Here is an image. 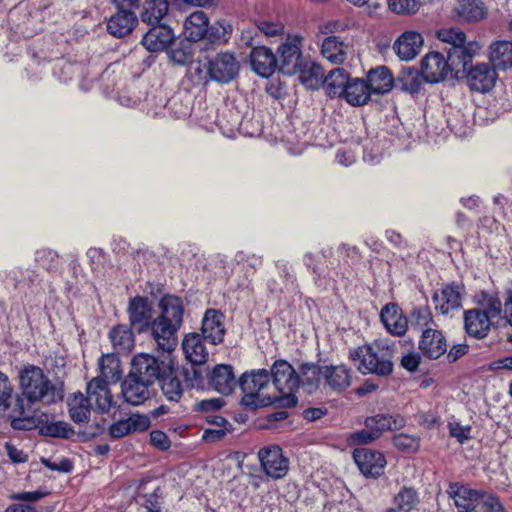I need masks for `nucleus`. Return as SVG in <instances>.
<instances>
[{"mask_svg":"<svg viewBox=\"0 0 512 512\" xmlns=\"http://www.w3.org/2000/svg\"><path fill=\"white\" fill-rule=\"evenodd\" d=\"M218 34H175L169 41L167 56L176 65H188L193 62L197 49H207L208 42Z\"/></svg>","mask_w":512,"mask_h":512,"instance_id":"nucleus-7","label":"nucleus"},{"mask_svg":"<svg viewBox=\"0 0 512 512\" xmlns=\"http://www.w3.org/2000/svg\"><path fill=\"white\" fill-rule=\"evenodd\" d=\"M169 4L167 0H147L144 5V11L141 15L142 21L151 26L148 32L157 26L165 28L161 20L168 12Z\"/></svg>","mask_w":512,"mask_h":512,"instance_id":"nucleus-35","label":"nucleus"},{"mask_svg":"<svg viewBox=\"0 0 512 512\" xmlns=\"http://www.w3.org/2000/svg\"><path fill=\"white\" fill-rule=\"evenodd\" d=\"M258 459L261 469L272 479H281L288 473L289 460L276 444L262 447L258 451Z\"/></svg>","mask_w":512,"mask_h":512,"instance_id":"nucleus-10","label":"nucleus"},{"mask_svg":"<svg viewBox=\"0 0 512 512\" xmlns=\"http://www.w3.org/2000/svg\"><path fill=\"white\" fill-rule=\"evenodd\" d=\"M160 372L159 360L154 356L143 353L133 357L129 374L144 381V383L152 385L160 378Z\"/></svg>","mask_w":512,"mask_h":512,"instance_id":"nucleus-15","label":"nucleus"},{"mask_svg":"<svg viewBox=\"0 0 512 512\" xmlns=\"http://www.w3.org/2000/svg\"><path fill=\"white\" fill-rule=\"evenodd\" d=\"M324 389L334 393L347 390L353 380V370L345 364L324 365Z\"/></svg>","mask_w":512,"mask_h":512,"instance_id":"nucleus-14","label":"nucleus"},{"mask_svg":"<svg viewBox=\"0 0 512 512\" xmlns=\"http://www.w3.org/2000/svg\"><path fill=\"white\" fill-rule=\"evenodd\" d=\"M489 60L494 69L507 70L512 68V42L496 41L490 45Z\"/></svg>","mask_w":512,"mask_h":512,"instance_id":"nucleus-32","label":"nucleus"},{"mask_svg":"<svg viewBox=\"0 0 512 512\" xmlns=\"http://www.w3.org/2000/svg\"><path fill=\"white\" fill-rule=\"evenodd\" d=\"M138 19L134 12L121 9L112 15L107 23V32H133Z\"/></svg>","mask_w":512,"mask_h":512,"instance_id":"nucleus-39","label":"nucleus"},{"mask_svg":"<svg viewBox=\"0 0 512 512\" xmlns=\"http://www.w3.org/2000/svg\"><path fill=\"white\" fill-rule=\"evenodd\" d=\"M209 28V18L203 11L193 12L184 22L185 32H209Z\"/></svg>","mask_w":512,"mask_h":512,"instance_id":"nucleus-49","label":"nucleus"},{"mask_svg":"<svg viewBox=\"0 0 512 512\" xmlns=\"http://www.w3.org/2000/svg\"><path fill=\"white\" fill-rule=\"evenodd\" d=\"M5 450H6L8 457L10 458V460L13 463H24L28 459V455L26 453H24L23 450L18 449L16 446L11 444L10 442H7L5 444Z\"/></svg>","mask_w":512,"mask_h":512,"instance_id":"nucleus-60","label":"nucleus"},{"mask_svg":"<svg viewBox=\"0 0 512 512\" xmlns=\"http://www.w3.org/2000/svg\"><path fill=\"white\" fill-rule=\"evenodd\" d=\"M150 443L160 450H167L171 445L168 436L160 430H154L150 433Z\"/></svg>","mask_w":512,"mask_h":512,"instance_id":"nucleus-58","label":"nucleus"},{"mask_svg":"<svg viewBox=\"0 0 512 512\" xmlns=\"http://www.w3.org/2000/svg\"><path fill=\"white\" fill-rule=\"evenodd\" d=\"M420 5V0H388L389 9L397 14H413Z\"/></svg>","mask_w":512,"mask_h":512,"instance_id":"nucleus-51","label":"nucleus"},{"mask_svg":"<svg viewBox=\"0 0 512 512\" xmlns=\"http://www.w3.org/2000/svg\"><path fill=\"white\" fill-rule=\"evenodd\" d=\"M128 314L130 325L134 330L144 332L151 328L152 309L147 298L140 296L132 298L129 302Z\"/></svg>","mask_w":512,"mask_h":512,"instance_id":"nucleus-20","label":"nucleus"},{"mask_svg":"<svg viewBox=\"0 0 512 512\" xmlns=\"http://www.w3.org/2000/svg\"><path fill=\"white\" fill-rule=\"evenodd\" d=\"M128 425L130 426V433H137L146 431L150 427V419L146 415L132 414L127 418Z\"/></svg>","mask_w":512,"mask_h":512,"instance_id":"nucleus-55","label":"nucleus"},{"mask_svg":"<svg viewBox=\"0 0 512 512\" xmlns=\"http://www.w3.org/2000/svg\"><path fill=\"white\" fill-rule=\"evenodd\" d=\"M171 36L175 34H143L141 44L151 53L167 52Z\"/></svg>","mask_w":512,"mask_h":512,"instance_id":"nucleus-48","label":"nucleus"},{"mask_svg":"<svg viewBox=\"0 0 512 512\" xmlns=\"http://www.w3.org/2000/svg\"><path fill=\"white\" fill-rule=\"evenodd\" d=\"M469 350V346L465 343L455 344L451 347L447 354L449 362H455L462 356H464Z\"/></svg>","mask_w":512,"mask_h":512,"instance_id":"nucleus-62","label":"nucleus"},{"mask_svg":"<svg viewBox=\"0 0 512 512\" xmlns=\"http://www.w3.org/2000/svg\"><path fill=\"white\" fill-rule=\"evenodd\" d=\"M446 493L453 500L458 512H475L480 504L483 490L472 489L460 482H450Z\"/></svg>","mask_w":512,"mask_h":512,"instance_id":"nucleus-11","label":"nucleus"},{"mask_svg":"<svg viewBox=\"0 0 512 512\" xmlns=\"http://www.w3.org/2000/svg\"><path fill=\"white\" fill-rule=\"evenodd\" d=\"M348 49V44L338 36L331 35L323 41L321 53L331 63L340 64L346 59Z\"/></svg>","mask_w":512,"mask_h":512,"instance_id":"nucleus-36","label":"nucleus"},{"mask_svg":"<svg viewBox=\"0 0 512 512\" xmlns=\"http://www.w3.org/2000/svg\"><path fill=\"white\" fill-rule=\"evenodd\" d=\"M202 337L201 334L193 332L187 334L182 341L185 357L193 365H202L208 360L209 353Z\"/></svg>","mask_w":512,"mask_h":512,"instance_id":"nucleus-27","label":"nucleus"},{"mask_svg":"<svg viewBox=\"0 0 512 512\" xmlns=\"http://www.w3.org/2000/svg\"><path fill=\"white\" fill-rule=\"evenodd\" d=\"M110 339L114 349L118 352L130 351L134 345L132 331L123 325H119L111 330Z\"/></svg>","mask_w":512,"mask_h":512,"instance_id":"nucleus-46","label":"nucleus"},{"mask_svg":"<svg viewBox=\"0 0 512 512\" xmlns=\"http://www.w3.org/2000/svg\"><path fill=\"white\" fill-rule=\"evenodd\" d=\"M368 86L373 93H388L394 84V77L386 66L371 69L367 75Z\"/></svg>","mask_w":512,"mask_h":512,"instance_id":"nucleus-33","label":"nucleus"},{"mask_svg":"<svg viewBox=\"0 0 512 512\" xmlns=\"http://www.w3.org/2000/svg\"><path fill=\"white\" fill-rule=\"evenodd\" d=\"M225 316L216 309L206 310L202 319L201 336L212 345L223 342L225 336Z\"/></svg>","mask_w":512,"mask_h":512,"instance_id":"nucleus-18","label":"nucleus"},{"mask_svg":"<svg viewBox=\"0 0 512 512\" xmlns=\"http://www.w3.org/2000/svg\"><path fill=\"white\" fill-rule=\"evenodd\" d=\"M12 391L8 376L0 371V406H3L5 409L10 407Z\"/></svg>","mask_w":512,"mask_h":512,"instance_id":"nucleus-54","label":"nucleus"},{"mask_svg":"<svg viewBox=\"0 0 512 512\" xmlns=\"http://www.w3.org/2000/svg\"><path fill=\"white\" fill-rule=\"evenodd\" d=\"M40 433L48 437L69 439L74 436L75 430L65 421H47L41 425Z\"/></svg>","mask_w":512,"mask_h":512,"instance_id":"nucleus-47","label":"nucleus"},{"mask_svg":"<svg viewBox=\"0 0 512 512\" xmlns=\"http://www.w3.org/2000/svg\"><path fill=\"white\" fill-rule=\"evenodd\" d=\"M237 383L232 366L219 364L212 370L210 384L218 393L222 395L231 394Z\"/></svg>","mask_w":512,"mask_h":512,"instance_id":"nucleus-29","label":"nucleus"},{"mask_svg":"<svg viewBox=\"0 0 512 512\" xmlns=\"http://www.w3.org/2000/svg\"><path fill=\"white\" fill-rule=\"evenodd\" d=\"M419 350L429 359H438L447 351L446 338L440 330L426 328L419 340Z\"/></svg>","mask_w":512,"mask_h":512,"instance_id":"nucleus-21","label":"nucleus"},{"mask_svg":"<svg viewBox=\"0 0 512 512\" xmlns=\"http://www.w3.org/2000/svg\"><path fill=\"white\" fill-rule=\"evenodd\" d=\"M453 13L459 22L475 23L486 18L488 8L482 0H459Z\"/></svg>","mask_w":512,"mask_h":512,"instance_id":"nucleus-24","label":"nucleus"},{"mask_svg":"<svg viewBox=\"0 0 512 512\" xmlns=\"http://www.w3.org/2000/svg\"><path fill=\"white\" fill-rule=\"evenodd\" d=\"M160 314L152 321L151 332L158 349L171 352L177 345V332L182 326L184 306L181 298L165 295L159 302Z\"/></svg>","mask_w":512,"mask_h":512,"instance_id":"nucleus-2","label":"nucleus"},{"mask_svg":"<svg viewBox=\"0 0 512 512\" xmlns=\"http://www.w3.org/2000/svg\"><path fill=\"white\" fill-rule=\"evenodd\" d=\"M397 81L403 91L409 92L410 94L418 93L425 81L422 72L413 67L403 68L398 77Z\"/></svg>","mask_w":512,"mask_h":512,"instance_id":"nucleus-42","label":"nucleus"},{"mask_svg":"<svg viewBox=\"0 0 512 512\" xmlns=\"http://www.w3.org/2000/svg\"><path fill=\"white\" fill-rule=\"evenodd\" d=\"M394 346L387 340L379 339L349 352V359L357 364L362 374L388 376L393 371Z\"/></svg>","mask_w":512,"mask_h":512,"instance_id":"nucleus-3","label":"nucleus"},{"mask_svg":"<svg viewBox=\"0 0 512 512\" xmlns=\"http://www.w3.org/2000/svg\"><path fill=\"white\" fill-rule=\"evenodd\" d=\"M380 319L386 330L394 336H402L407 331V318L403 315L401 308L397 304H386L381 309Z\"/></svg>","mask_w":512,"mask_h":512,"instance_id":"nucleus-23","label":"nucleus"},{"mask_svg":"<svg viewBox=\"0 0 512 512\" xmlns=\"http://www.w3.org/2000/svg\"><path fill=\"white\" fill-rule=\"evenodd\" d=\"M449 435L463 444L471 439V426L462 425L459 421L453 419L448 422Z\"/></svg>","mask_w":512,"mask_h":512,"instance_id":"nucleus-52","label":"nucleus"},{"mask_svg":"<svg viewBox=\"0 0 512 512\" xmlns=\"http://www.w3.org/2000/svg\"><path fill=\"white\" fill-rule=\"evenodd\" d=\"M350 82L348 74L343 68H334L325 75L323 85L329 96H342L345 87Z\"/></svg>","mask_w":512,"mask_h":512,"instance_id":"nucleus-41","label":"nucleus"},{"mask_svg":"<svg viewBox=\"0 0 512 512\" xmlns=\"http://www.w3.org/2000/svg\"><path fill=\"white\" fill-rule=\"evenodd\" d=\"M238 71L239 63L231 53H219L209 61L208 73L217 82H230L238 74Z\"/></svg>","mask_w":512,"mask_h":512,"instance_id":"nucleus-13","label":"nucleus"},{"mask_svg":"<svg viewBox=\"0 0 512 512\" xmlns=\"http://www.w3.org/2000/svg\"><path fill=\"white\" fill-rule=\"evenodd\" d=\"M353 458L366 477L377 478L384 472L386 460L384 455L378 451L367 448L356 449Z\"/></svg>","mask_w":512,"mask_h":512,"instance_id":"nucleus-16","label":"nucleus"},{"mask_svg":"<svg viewBox=\"0 0 512 512\" xmlns=\"http://www.w3.org/2000/svg\"><path fill=\"white\" fill-rule=\"evenodd\" d=\"M100 375L97 378H102L106 382H117L121 376L120 362L116 355L106 354L99 360Z\"/></svg>","mask_w":512,"mask_h":512,"instance_id":"nucleus-43","label":"nucleus"},{"mask_svg":"<svg viewBox=\"0 0 512 512\" xmlns=\"http://www.w3.org/2000/svg\"><path fill=\"white\" fill-rule=\"evenodd\" d=\"M492 322L484 311L478 308L470 309L464 312V326L468 335L482 339L490 331Z\"/></svg>","mask_w":512,"mask_h":512,"instance_id":"nucleus-26","label":"nucleus"},{"mask_svg":"<svg viewBox=\"0 0 512 512\" xmlns=\"http://www.w3.org/2000/svg\"><path fill=\"white\" fill-rule=\"evenodd\" d=\"M181 373L170 372L161 380V389L167 400L178 402L182 397L184 386L181 382Z\"/></svg>","mask_w":512,"mask_h":512,"instance_id":"nucleus-45","label":"nucleus"},{"mask_svg":"<svg viewBox=\"0 0 512 512\" xmlns=\"http://www.w3.org/2000/svg\"><path fill=\"white\" fill-rule=\"evenodd\" d=\"M222 406V400L218 398L202 400L195 405L198 411H216Z\"/></svg>","mask_w":512,"mask_h":512,"instance_id":"nucleus-63","label":"nucleus"},{"mask_svg":"<svg viewBox=\"0 0 512 512\" xmlns=\"http://www.w3.org/2000/svg\"><path fill=\"white\" fill-rule=\"evenodd\" d=\"M479 299V307L488 316V319L493 323L494 321L499 322L503 320L504 309H502V303L500 299L489 293H481Z\"/></svg>","mask_w":512,"mask_h":512,"instance_id":"nucleus-44","label":"nucleus"},{"mask_svg":"<svg viewBox=\"0 0 512 512\" xmlns=\"http://www.w3.org/2000/svg\"><path fill=\"white\" fill-rule=\"evenodd\" d=\"M129 428L130 426L128 425L127 419L118 420L109 427V435L113 439L122 438L130 434Z\"/></svg>","mask_w":512,"mask_h":512,"instance_id":"nucleus-57","label":"nucleus"},{"mask_svg":"<svg viewBox=\"0 0 512 512\" xmlns=\"http://www.w3.org/2000/svg\"><path fill=\"white\" fill-rule=\"evenodd\" d=\"M19 381L23 395L30 402L51 404L63 398L62 391L50 382L39 367L26 366L19 374Z\"/></svg>","mask_w":512,"mask_h":512,"instance_id":"nucleus-5","label":"nucleus"},{"mask_svg":"<svg viewBox=\"0 0 512 512\" xmlns=\"http://www.w3.org/2000/svg\"><path fill=\"white\" fill-rule=\"evenodd\" d=\"M149 386L151 385L128 374L121 385L123 399L133 406L141 405L149 398Z\"/></svg>","mask_w":512,"mask_h":512,"instance_id":"nucleus-28","label":"nucleus"},{"mask_svg":"<svg viewBox=\"0 0 512 512\" xmlns=\"http://www.w3.org/2000/svg\"><path fill=\"white\" fill-rule=\"evenodd\" d=\"M413 325L418 326L421 329L430 328L429 324L433 321L430 310L426 307L415 308L412 312Z\"/></svg>","mask_w":512,"mask_h":512,"instance_id":"nucleus-53","label":"nucleus"},{"mask_svg":"<svg viewBox=\"0 0 512 512\" xmlns=\"http://www.w3.org/2000/svg\"><path fill=\"white\" fill-rule=\"evenodd\" d=\"M394 508L399 512H411L420 503L418 491L411 486H402L392 498Z\"/></svg>","mask_w":512,"mask_h":512,"instance_id":"nucleus-40","label":"nucleus"},{"mask_svg":"<svg viewBox=\"0 0 512 512\" xmlns=\"http://www.w3.org/2000/svg\"><path fill=\"white\" fill-rule=\"evenodd\" d=\"M421 362V356L416 352L404 355L401 360V365L409 372H414L418 369Z\"/></svg>","mask_w":512,"mask_h":512,"instance_id":"nucleus-61","label":"nucleus"},{"mask_svg":"<svg viewBox=\"0 0 512 512\" xmlns=\"http://www.w3.org/2000/svg\"><path fill=\"white\" fill-rule=\"evenodd\" d=\"M181 375L185 378L187 387H199L202 383V374L195 367L185 369L183 372H181Z\"/></svg>","mask_w":512,"mask_h":512,"instance_id":"nucleus-59","label":"nucleus"},{"mask_svg":"<svg viewBox=\"0 0 512 512\" xmlns=\"http://www.w3.org/2000/svg\"><path fill=\"white\" fill-rule=\"evenodd\" d=\"M448 60L439 52L428 53L421 61V72L425 82L443 81L450 72Z\"/></svg>","mask_w":512,"mask_h":512,"instance_id":"nucleus-17","label":"nucleus"},{"mask_svg":"<svg viewBox=\"0 0 512 512\" xmlns=\"http://www.w3.org/2000/svg\"><path fill=\"white\" fill-rule=\"evenodd\" d=\"M406 420L401 415L377 414L365 420V428L356 431L352 439L357 443L368 444L378 439L387 430H398L404 427Z\"/></svg>","mask_w":512,"mask_h":512,"instance_id":"nucleus-8","label":"nucleus"},{"mask_svg":"<svg viewBox=\"0 0 512 512\" xmlns=\"http://www.w3.org/2000/svg\"><path fill=\"white\" fill-rule=\"evenodd\" d=\"M423 42L422 34H401L394 42L393 49L401 60L409 61L420 53Z\"/></svg>","mask_w":512,"mask_h":512,"instance_id":"nucleus-30","label":"nucleus"},{"mask_svg":"<svg viewBox=\"0 0 512 512\" xmlns=\"http://www.w3.org/2000/svg\"><path fill=\"white\" fill-rule=\"evenodd\" d=\"M160 487H152L149 479H142L136 488V496L142 501L146 512L160 510V498H161Z\"/></svg>","mask_w":512,"mask_h":512,"instance_id":"nucleus-34","label":"nucleus"},{"mask_svg":"<svg viewBox=\"0 0 512 512\" xmlns=\"http://www.w3.org/2000/svg\"><path fill=\"white\" fill-rule=\"evenodd\" d=\"M419 438L404 433L397 434L393 437L394 446L403 452L414 453L419 449Z\"/></svg>","mask_w":512,"mask_h":512,"instance_id":"nucleus-50","label":"nucleus"},{"mask_svg":"<svg viewBox=\"0 0 512 512\" xmlns=\"http://www.w3.org/2000/svg\"><path fill=\"white\" fill-rule=\"evenodd\" d=\"M371 90L368 84L361 79H352L345 87L342 96L353 106H360L367 103Z\"/></svg>","mask_w":512,"mask_h":512,"instance_id":"nucleus-37","label":"nucleus"},{"mask_svg":"<svg viewBox=\"0 0 512 512\" xmlns=\"http://www.w3.org/2000/svg\"><path fill=\"white\" fill-rule=\"evenodd\" d=\"M438 38L450 45L447 49L448 60L455 65H462L466 73V81L471 90L485 93L490 91L496 81V73L488 64L481 63L467 70V65L474 56L479 54L483 43L468 34H437Z\"/></svg>","mask_w":512,"mask_h":512,"instance_id":"nucleus-1","label":"nucleus"},{"mask_svg":"<svg viewBox=\"0 0 512 512\" xmlns=\"http://www.w3.org/2000/svg\"><path fill=\"white\" fill-rule=\"evenodd\" d=\"M87 398L95 405V409L101 413H107L116 402L109 389V383L102 378H93L87 383Z\"/></svg>","mask_w":512,"mask_h":512,"instance_id":"nucleus-19","label":"nucleus"},{"mask_svg":"<svg viewBox=\"0 0 512 512\" xmlns=\"http://www.w3.org/2000/svg\"><path fill=\"white\" fill-rule=\"evenodd\" d=\"M70 418L77 424L85 423L91 415L92 404L81 392L71 394L67 399Z\"/></svg>","mask_w":512,"mask_h":512,"instance_id":"nucleus-31","label":"nucleus"},{"mask_svg":"<svg viewBox=\"0 0 512 512\" xmlns=\"http://www.w3.org/2000/svg\"><path fill=\"white\" fill-rule=\"evenodd\" d=\"M480 504L486 512H505L503 505L499 502L498 498L487 493L483 490Z\"/></svg>","mask_w":512,"mask_h":512,"instance_id":"nucleus-56","label":"nucleus"},{"mask_svg":"<svg viewBox=\"0 0 512 512\" xmlns=\"http://www.w3.org/2000/svg\"><path fill=\"white\" fill-rule=\"evenodd\" d=\"M324 365L316 363H302L298 368L299 387L307 393L317 391L324 387Z\"/></svg>","mask_w":512,"mask_h":512,"instance_id":"nucleus-25","label":"nucleus"},{"mask_svg":"<svg viewBox=\"0 0 512 512\" xmlns=\"http://www.w3.org/2000/svg\"><path fill=\"white\" fill-rule=\"evenodd\" d=\"M463 289L460 285L447 284L436 290L432 301L436 311L442 315H450L461 308Z\"/></svg>","mask_w":512,"mask_h":512,"instance_id":"nucleus-12","label":"nucleus"},{"mask_svg":"<svg viewBox=\"0 0 512 512\" xmlns=\"http://www.w3.org/2000/svg\"><path fill=\"white\" fill-rule=\"evenodd\" d=\"M302 38L298 34H287L277 49V68L285 75L298 73L302 66Z\"/></svg>","mask_w":512,"mask_h":512,"instance_id":"nucleus-9","label":"nucleus"},{"mask_svg":"<svg viewBox=\"0 0 512 512\" xmlns=\"http://www.w3.org/2000/svg\"><path fill=\"white\" fill-rule=\"evenodd\" d=\"M270 380V373L266 369L245 372L238 381L243 393L242 405L253 409L276 405L275 395L269 392Z\"/></svg>","mask_w":512,"mask_h":512,"instance_id":"nucleus-4","label":"nucleus"},{"mask_svg":"<svg viewBox=\"0 0 512 512\" xmlns=\"http://www.w3.org/2000/svg\"><path fill=\"white\" fill-rule=\"evenodd\" d=\"M298 72L300 82L308 89L316 90L324 83V69L317 63H302Z\"/></svg>","mask_w":512,"mask_h":512,"instance_id":"nucleus-38","label":"nucleus"},{"mask_svg":"<svg viewBox=\"0 0 512 512\" xmlns=\"http://www.w3.org/2000/svg\"><path fill=\"white\" fill-rule=\"evenodd\" d=\"M269 373L272 385L279 393V395H275L276 406L293 407L296 405L295 392L299 388V377L293 366L285 360H277Z\"/></svg>","mask_w":512,"mask_h":512,"instance_id":"nucleus-6","label":"nucleus"},{"mask_svg":"<svg viewBox=\"0 0 512 512\" xmlns=\"http://www.w3.org/2000/svg\"><path fill=\"white\" fill-rule=\"evenodd\" d=\"M503 320L512 327V292L509 291L505 299ZM508 340L512 342V333L509 334Z\"/></svg>","mask_w":512,"mask_h":512,"instance_id":"nucleus-64","label":"nucleus"},{"mask_svg":"<svg viewBox=\"0 0 512 512\" xmlns=\"http://www.w3.org/2000/svg\"><path fill=\"white\" fill-rule=\"evenodd\" d=\"M252 70L261 77L271 76L277 69L278 62L271 49L265 46L253 47L250 52Z\"/></svg>","mask_w":512,"mask_h":512,"instance_id":"nucleus-22","label":"nucleus"}]
</instances>
